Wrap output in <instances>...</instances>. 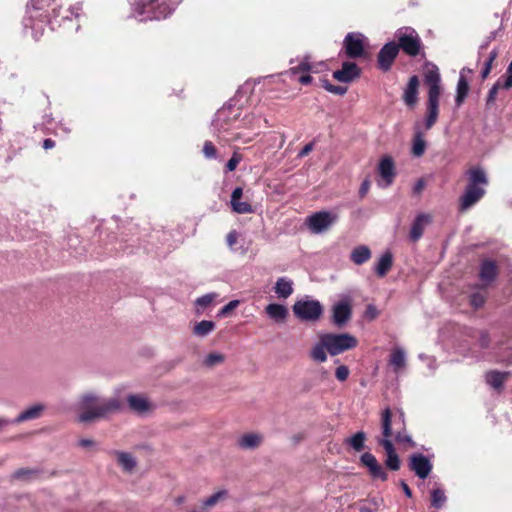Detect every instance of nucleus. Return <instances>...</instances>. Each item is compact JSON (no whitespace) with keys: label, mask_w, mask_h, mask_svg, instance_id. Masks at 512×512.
<instances>
[{"label":"nucleus","mask_w":512,"mask_h":512,"mask_svg":"<svg viewBox=\"0 0 512 512\" xmlns=\"http://www.w3.org/2000/svg\"><path fill=\"white\" fill-rule=\"evenodd\" d=\"M120 408L121 402L115 397L101 398L93 392H87L77 402L78 420L82 423L92 422L116 413Z\"/></svg>","instance_id":"1"},{"label":"nucleus","mask_w":512,"mask_h":512,"mask_svg":"<svg viewBox=\"0 0 512 512\" xmlns=\"http://www.w3.org/2000/svg\"><path fill=\"white\" fill-rule=\"evenodd\" d=\"M381 429L382 438L378 439V444L381 445L385 450V465L388 469L392 471H397L400 469L401 461L391 441L393 432L392 411L390 410V408L384 409L381 413Z\"/></svg>","instance_id":"2"},{"label":"nucleus","mask_w":512,"mask_h":512,"mask_svg":"<svg viewBox=\"0 0 512 512\" xmlns=\"http://www.w3.org/2000/svg\"><path fill=\"white\" fill-rule=\"evenodd\" d=\"M469 183L460 198V210L466 211L477 203L485 194L484 186L487 185V177L481 168H472L468 171Z\"/></svg>","instance_id":"3"},{"label":"nucleus","mask_w":512,"mask_h":512,"mask_svg":"<svg viewBox=\"0 0 512 512\" xmlns=\"http://www.w3.org/2000/svg\"><path fill=\"white\" fill-rule=\"evenodd\" d=\"M320 339L323 340L324 345L327 347V352L332 356L351 350L358 344L356 337L348 333H326L321 335Z\"/></svg>","instance_id":"4"},{"label":"nucleus","mask_w":512,"mask_h":512,"mask_svg":"<svg viewBox=\"0 0 512 512\" xmlns=\"http://www.w3.org/2000/svg\"><path fill=\"white\" fill-rule=\"evenodd\" d=\"M338 219L336 213L330 211H319L308 216L306 225L314 234H321L327 231Z\"/></svg>","instance_id":"5"},{"label":"nucleus","mask_w":512,"mask_h":512,"mask_svg":"<svg viewBox=\"0 0 512 512\" xmlns=\"http://www.w3.org/2000/svg\"><path fill=\"white\" fill-rule=\"evenodd\" d=\"M396 36L399 41V47L409 56L419 54L421 48V40L417 32L412 28H401L397 31Z\"/></svg>","instance_id":"6"},{"label":"nucleus","mask_w":512,"mask_h":512,"mask_svg":"<svg viewBox=\"0 0 512 512\" xmlns=\"http://www.w3.org/2000/svg\"><path fill=\"white\" fill-rule=\"evenodd\" d=\"M322 306L316 300H299L293 305L294 314L304 321H315L322 314Z\"/></svg>","instance_id":"7"},{"label":"nucleus","mask_w":512,"mask_h":512,"mask_svg":"<svg viewBox=\"0 0 512 512\" xmlns=\"http://www.w3.org/2000/svg\"><path fill=\"white\" fill-rule=\"evenodd\" d=\"M441 94V86H429L428 102H427V117L425 121V128L429 130L436 123L439 114V98Z\"/></svg>","instance_id":"8"},{"label":"nucleus","mask_w":512,"mask_h":512,"mask_svg":"<svg viewBox=\"0 0 512 512\" xmlns=\"http://www.w3.org/2000/svg\"><path fill=\"white\" fill-rule=\"evenodd\" d=\"M366 38L361 33H348L344 39L347 56L358 58L365 56Z\"/></svg>","instance_id":"9"},{"label":"nucleus","mask_w":512,"mask_h":512,"mask_svg":"<svg viewBox=\"0 0 512 512\" xmlns=\"http://www.w3.org/2000/svg\"><path fill=\"white\" fill-rule=\"evenodd\" d=\"M352 309L348 299L336 303L332 308V320L336 326H344L351 318Z\"/></svg>","instance_id":"10"},{"label":"nucleus","mask_w":512,"mask_h":512,"mask_svg":"<svg viewBox=\"0 0 512 512\" xmlns=\"http://www.w3.org/2000/svg\"><path fill=\"white\" fill-rule=\"evenodd\" d=\"M129 407L138 414L152 412L155 405L143 394H131L127 397Z\"/></svg>","instance_id":"11"},{"label":"nucleus","mask_w":512,"mask_h":512,"mask_svg":"<svg viewBox=\"0 0 512 512\" xmlns=\"http://www.w3.org/2000/svg\"><path fill=\"white\" fill-rule=\"evenodd\" d=\"M409 466L410 469L421 479L427 478L432 469L430 461L422 454H413L410 457Z\"/></svg>","instance_id":"12"},{"label":"nucleus","mask_w":512,"mask_h":512,"mask_svg":"<svg viewBox=\"0 0 512 512\" xmlns=\"http://www.w3.org/2000/svg\"><path fill=\"white\" fill-rule=\"evenodd\" d=\"M399 52V46L395 42H389L383 46L378 55V63L381 69L387 71Z\"/></svg>","instance_id":"13"},{"label":"nucleus","mask_w":512,"mask_h":512,"mask_svg":"<svg viewBox=\"0 0 512 512\" xmlns=\"http://www.w3.org/2000/svg\"><path fill=\"white\" fill-rule=\"evenodd\" d=\"M360 69L353 62H344L342 68L333 73V78L342 83H348L358 78Z\"/></svg>","instance_id":"14"},{"label":"nucleus","mask_w":512,"mask_h":512,"mask_svg":"<svg viewBox=\"0 0 512 512\" xmlns=\"http://www.w3.org/2000/svg\"><path fill=\"white\" fill-rule=\"evenodd\" d=\"M264 436L259 432L244 433L237 439V445L242 450H255L263 443Z\"/></svg>","instance_id":"15"},{"label":"nucleus","mask_w":512,"mask_h":512,"mask_svg":"<svg viewBox=\"0 0 512 512\" xmlns=\"http://www.w3.org/2000/svg\"><path fill=\"white\" fill-rule=\"evenodd\" d=\"M46 410V406L42 403H36L29 407H27L25 410L20 412L17 417L12 420L11 422L14 424H20L26 421L35 420L42 416L44 411Z\"/></svg>","instance_id":"16"},{"label":"nucleus","mask_w":512,"mask_h":512,"mask_svg":"<svg viewBox=\"0 0 512 512\" xmlns=\"http://www.w3.org/2000/svg\"><path fill=\"white\" fill-rule=\"evenodd\" d=\"M243 195V189L241 187H237L233 190L231 195V207L232 210L237 214H249L253 212L252 206L245 201H241V197Z\"/></svg>","instance_id":"17"},{"label":"nucleus","mask_w":512,"mask_h":512,"mask_svg":"<svg viewBox=\"0 0 512 512\" xmlns=\"http://www.w3.org/2000/svg\"><path fill=\"white\" fill-rule=\"evenodd\" d=\"M113 456L125 473L131 474L135 471L137 461L131 453L117 450L113 452Z\"/></svg>","instance_id":"18"},{"label":"nucleus","mask_w":512,"mask_h":512,"mask_svg":"<svg viewBox=\"0 0 512 512\" xmlns=\"http://www.w3.org/2000/svg\"><path fill=\"white\" fill-rule=\"evenodd\" d=\"M229 498V492L226 489H220L201 501V510L209 511L221 502Z\"/></svg>","instance_id":"19"},{"label":"nucleus","mask_w":512,"mask_h":512,"mask_svg":"<svg viewBox=\"0 0 512 512\" xmlns=\"http://www.w3.org/2000/svg\"><path fill=\"white\" fill-rule=\"evenodd\" d=\"M379 174L382 179L385 181L384 187L389 186L395 175L394 173V163L391 157H384L379 163Z\"/></svg>","instance_id":"20"},{"label":"nucleus","mask_w":512,"mask_h":512,"mask_svg":"<svg viewBox=\"0 0 512 512\" xmlns=\"http://www.w3.org/2000/svg\"><path fill=\"white\" fill-rule=\"evenodd\" d=\"M430 221V216L426 214H420L416 217L410 230V238L412 241H417L422 237L424 229Z\"/></svg>","instance_id":"21"},{"label":"nucleus","mask_w":512,"mask_h":512,"mask_svg":"<svg viewBox=\"0 0 512 512\" xmlns=\"http://www.w3.org/2000/svg\"><path fill=\"white\" fill-rule=\"evenodd\" d=\"M418 87V77L412 76L403 94V100L408 106L413 107L417 103Z\"/></svg>","instance_id":"22"},{"label":"nucleus","mask_w":512,"mask_h":512,"mask_svg":"<svg viewBox=\"0 0 512 512\" xmlns=\"http://www.w3.org/2000/svg\"><path fill=\"white\" fill-rule=\"evenodd\" d=\"M389 364L395 373H399L406 366V353L403 348L396 347L392 350Z\"/></svg>","instance_id":"23"},{"label":"nucleus","mask_w":512,"mask_h":512,"mask_svg":"<svg viewBox=\"0 0 512 512\" xmlns=\"http://www.w3.org/2000/svg\"><path fill=\"white\" fill-rule=\"evenodd\" d=\"M393 264V256L390 251H386L381 255L378 262L375 265V272L379 277H384L389 270L391 269Z\"/></svg>","instance_id":"24"},{"label":"nucleus","mask_w":512,"mask_h":512,"mask_svg":"<svg viewBox=\"0 0 512 512\" xmlns=\"http://www.w3.org/2000/svg\"><path fill=\"white\" fill-rule=\"evenodd\" d=\"M275 293L279 298H288L293 293V282L285 277H281L276 281Z\"/></svg>","instance_id":"25"},{"label":"nucleus","mask_w":512,"mask_h":512,"mask_svg":"<svg viewBox=\"0 0 512 512\" xmlns=\"http://www.w3.org/2000/svg\"><path fill=\"white\" fill-rule=\"evenodd\" d=\"M265 311L271 319H273L277 322L284 321L288 315L287 308L281 304H276V303L267 305V307L265 308Z\"/></svg>","instance_id":"26"},{"label":"nucleus","mask_w":512,"mask_h":512,"mask_svg":"<svg viewBox=\"0 0 512 512\" xmlns=\"http://www.w3.org/2000/svg\"><path fill=\"white\" fill-rule=\"evenodd\" d=\"M350 258L355 264L361 265L371 258V251L367 246L360 245L352 250Z\"/></svg>","instance_id":"27"},{"label":"nucleus","mask_w":512,"mask_h":512,"mask_svg":"<svg viewBox=\"0 0 512 512\" xmlns=\"http://www.w3.org/2000/svg\"><path fill=\"white\" fill-rule=\"evenodd\" d=\"M426 148V142L423 137V133L420 130L419 126L416 125L415 133L412 144V153L416 157H420L424 154Z\"/></svg>","instance_id":"28"},{"label":"nucleus","mask_w":512,"mask_h":512,"mask_svg":"<svg viewBox=\"0 0 512 512\" xmlns=\"http://www.w3.org/2000/svg\"><path fill=\"white\" fill-rule=\"evenodd\" d=\"M497 274V268L493 261L485 260L481 265L480 278L482 281L491 282Z\"/></svg>","instance_id":"29"},{"label":"nucleus","mask_w":512,"mask_h":512,"mask_svg":"<svg viewBox=\"0 0 512 512\" xmlns=\"http://www.w3.org/2000/svg\"><path fill=\"white\" fill-rule=\"evenodd\" d=\"M464 72H465V69H463L461 72H460V77H459V80H458V83H457V95H456V103L458 106H460L465 97L467 96L468 94V91H469V84H468V81L466 80L465 76H464Z\"/></svg>","instance_id":"30"},{"label":"nucleus","mask_w":512,"mask_h":512,"mask_svg":"<svg viewBox=\"0 0 512 512\" xmlns=\"http://www.w3.org/2000/svg\"><path fill=\"white\" fill-rule=\"evenodd\" d=\"M507 377L506 372L490 371L486 374V382L494 389H500Z\"/></svg>","instance_id":"31"},{"label":"nucleus","mask_w":512,"mask_h":512,"mask_svg":"<svg viewBox=\"0 0 512 512\" xmlns=\"http://www.w3.org/2000/svg\"><path fill=\"white\" fill-rule=\"evenodd\" d=\"M215 329V323L209 320H202L193 327V334L197 337H206Z\"/></svg>","instance_id":"32"},{"label":"nucleus","mask_w":512,"mask_h":512,"mask_svg":"<svg viewBox=\"0 0 512 512\" xmlns=\"http://www.w3.org/2000/svg\"><path fill=\"white\" fill-rule=\"evenodd\" d=\"M425 83L428 86L440 84V73L439 69L434 65H427L424 73Z\"/></svg>","instance_id":"33"},{"label":"nucleus","mask_w":512,"mask_h":512,"mask_svg":"<svg viewBox=\"0 0 512 512\" xmlns=\"http://www.w3.org/2000/svg\"><path fill=\"white\" fill-rule=\"evenodd\" d=\"M225 362V355L220 352L209 353L202 361V365L206 368H213Z\"/></svg>","instance_id":"34"},{"label":"nucleus","mask_w":512,"mask_h":512,"mask_svg":"<svg viewBox=\"0 0 512 512\" xmlns=\"http://www.w3.org/2000/svg\"><path fill=\"white\" fill-rule=\"evenodd\" d=\"M327 347L324 345L323 340L316 344L311 350V358L319 363H323L327 360Z\"/></svg>","instance_id":"35"},{"label":"nucleus","mask_w":512,"mask_h":512,"mask_svg":"<svg viewBox=\"0 0 512 512\" xmlns=\"http://www.w3.org/2000/svg\"><path fill=\"white\" fill-rule=\"evenodd\" d=\"M38 474H39V471L36 469L21 468V469L16 470L13 473L12 477L17 480L27 481V480H32V479L36 478L38 476Z\"/></svg>","instance_id":"36"},{"label":"nucleus","mask_w":512,"mask_h":512,"mask_svg":"<svg viewBox=\"0 0 512 512\" xmlns=\"http://www.w3.org/2000/svg\"><path fill=\"white\" fill-rule=\"evenodd\" d=\"M366 435L360 431L354 434L352 437L347 439V443L356 451H361L364 448Z\"/></svg>","instance_id":"37"},{"label":"nucleus","mask_w":512,"mask_h":512,"mask_svg":"<svg viewBox=\"0 0 512 512\" xmlns=\"http://www.w3.org/2000/svg\"><path fill=\"white\" fill-rule=\"evenodd\" d=\"M395 439L397 442L407 444L411 448H413L415 446V443L412 440L411 436H409L406 433L405 428L398 430L396 432Z\"/></svg>","instance_id":"38"},{"label":"nucleus","mask_w":512,"mask_h":512,"mask_svg":"<svg viewBox=\"0 0 512 512\" xmlns=\"http://www.w3.org/2000/svg\"><path fill=\"white\" fill-rule=\"evenodd\" d=\"M446 500V497L444 495V492L440 489H435L432 492V505L434 507H441Z\"/></svg>","instance_id":"39"},{"label":"nucleus","mask_w":512,"mask_h":512,"mask_svg":"<svg viewBox=\"0 0 512 512\" xmlns=\"http://www.w3.org/2000/svg\"><path fill=\"white\" fill-rule=\"evenodd\" d=\"M369 472L372 475V477L379 478L382 481H386L387 478H388L387 473L385 472V470L383 469V467L379 463H377L376 465L371 467L369 469Z\"/></svg>","instance_id":"40"},{"label":"nucleus","mask_w":512,"mask_h":512,"mask_svg":"<svg viewBox=\"0 0 512 512\" xmlns=\"http://www.w3.org/2000/svg\"><path fill=\"white\" fill-rule=\"evenodd\" d=\"M216 297L217 295L215 293L203 295L196 300V304L202 308H205L209 306Z\"/></svg>","instance_id":"41"},{"label":"nucleus","mask_w":512,"mask_h":512,"mask_svg":"<svg viewBox=\"0 0 512 512\" xmlns=\"http://www.w3.org/2000/svg\"><path fill=\"white\" fill-rule=\"evenodd\" d=\"M496 57H497V51L496 50L491 51L489 54L488 60L485 63V68L482 71L483 79H485L489 75V73L492 69V63L496 59Z\"/></svg>","instance_id":"42"},{"label":"nucleus","mask_w":512,"mask_h":512,"mask_svg":"<svg viewBox=\"0 0 512 512\" xmlns=\"http://www.w3.org/2000/svg\"><path fill=\"white\" fill-rule=\"evenodd\" d=\"M349 374L350 371L346 365H339L335 370V377L341 382L346 381Z\"/></svg>","instance_id":"43"},{"label":"nucleus","mask_w":512,"mask_h":512,"mask_svg":"<svg viewBox=\"0 0 512 512\" xmlns=\"http://www.w3.org/2000/svg\"><path fill=\"white\" fill-rule=\"evenodd\" d=\"M361 463L364 466H366L368 469H370L371 467L376 465L378 463V461L373 454L366 452V453L362 454V456H361Z\"/></svg>","instance_id":"44"},{"label":"nucleus","mask_w":512,"mask_h":512,"mask_svg":"<svg viewBox=\"0 0 512 512\" xmlns=\"http://www.w3.org/2000/svg\"><path fill=\"white\" fill-rule=\"evenodd\" d=\"M311 64L309 63L308 59H304L303 61H301V63L299 64L298 67H294V68H291L290 71L292 74H297L299 72H306V71H309L311 70Z\"/></svg>","instance_id":"45"},{"label":"nucleus","mask_w":512,"mask_h":512,"mask_svg":"<svg viewBox=\"0 0 512 512\" xmlns=\"http://www.w3.org/2000/svg\"><path fill=\"white\" fill-rule=\"evenodd\" d=\"M485 299H486L485 295H483L481 293H475L471 297V304L475 308H479V307H481L484 304Z\"/></svg>","instance_id":"46"},{"label":"nucleus","mask_w":512,"mask_h":512,"mask_svg":"<svg viewBox=\"0 0 512 512\" xmlns=\"http://www.w3.org/2000/svg\"><path fill=\"white\" fill-rule=\"evenodd\" d=\"M239 305L238 300H232L219 311L220 316L227 315L230 311L234 310Z\"/></svg>","instance_id":"47"},{"label":"nucleus","mask_w":512,"mask_h":512,"mask_svg":"<svg viewBox=\"0 0 512 512\" xmlns=\"http://www.w3.org/2000/svg\"><path fill=\"white\" fill-rule=\"evenodd\" d=\"M325 89L333 94H336V95H344L347 92L346 87L335 86L332 84H326Z\"/></svg>","instance_id":"48"},{"label":"nucleus","mask_w":512,"mask_h":512,"mask_svg":"<svg viewBox=\"0 0 512 512\" xmlns=\"http://www.w3.org/2000/svg\"><path fill=\"white\" fill-rule=\"evenodd\" d=\"M203 153L206 157L213 158L216 155V149L211 142L207 141L204 144Z\"/></svg>","instance_id":"49"},{"label":"nucleus","mask_w":512,"mask_h":512,"mask_svg":"<svg viewBox=\"0 0 512 512\" xmlns=\"http://www.w3.org/2000/svg\"><path fill=\"white\" fill-rule=\"evenodd\" d=\"M240 160H241V157L237 154H234L226 164L228 171H234L236 169L238 163L240 162Z\"/></svg>","instance_id":"50"},{"label":"nucleus","mask_w":512,"mask_h":512,"mask_svg":"<svg viewBox=\"0 0 512 512\" xmlns=\"http://www.w3.org/2000/svg\"><path fill=\"white\" fill-rule=\"evenodd\" d=\"M237 240H238V233L235 230L230 231L226 236V241L230 248H232L237 243Z\"/></svg>","instance_id":"51"},{"label":"nucleus","mask_w":512,"mask_h":512,"mask_svg":"<svg viewBox=\"0 0 512 512\" xmlns=\"http://www.w3.org/2000/svg\"><path fill=\"white\" fill-rule=\"evenodd\" d=\"M370 188V181L368 179L364 180L359 189V196L364 198Z\"/></svg>","instance_id":"52"},{"label":"nucleus","mask_w":512,"mask_h":512,"mask_svg":"<svg viewBox=\"0 0 512 512\" xmlns=\"http://www.w3.org/2000/svg\"><path fill=\"white\" fill-rule=\"evenodd\" d=\"M79 446L83 448H93L95 446V441L92 439H80L78 442Z\"/></svg>","instance_id":"53"},{"label":"nucleus","mask_w":512,"mask_h":512,"mask_svg":"<svg viewBox=\"0 0 512 512\" xmlns=\"http://www.w3.org/2000/svg\"><path fill=\"white\" fill-rule=\"evenodd\" d=\"M501 87V84L500 82L498 81L490 90L489 92V95H488V101L491 102V101H494L495 99V96L497 94V91L498 89Z\"/></svg>","instance_id":"54"},{"label":"nucleus","mask_w":512,"mask_h":512,"mask_svg":"<svg viewBox=\"0 0 512 512\" xmlns=\"http://www.w3.org/2000/svg\"><path fill=\"white\" fill-rule=\"evenodd\" d=\"M312 150H313V144L309 143L302 148V150L299 153V156L304 157V156L308 155Z\"/></svg>","instance_id":"55"},{"label":"nucleus","mask_w":512,"mask_h":512,"mask_svg":"<svg viewBox=\"0 0 512 512\" xmlns=\"http://www.w3.org/2000/svg\"><path fill=\"white\" fill-rule=\"evenodd\" d=\"M502 87L505 89H509L512 87V74L507 72V76L505 78V81H504Z\"/></svg>","instance_id":"56"},{"label":"nucleus","mask_w":512,"mask_h":512,"mask_svg":"<svg viewBox=\"0 0 512 512\" xmlns=\"http://www.w3.org/2000/svg\"><path fill=\"white\" fill-rule=\"evenodd\" d=\"M312 81V77L308 74L299 77V82L303 85H307Z\"/></svg>","instance_id":"57"},{"label":"nucleus","mask_w":512,"mask_h":512,"mask_svg":"<svg viewBox=\"0 0 512 512\" xmlns=\"http://www.w3.org/2000/svg\"><path fill=\"white\" fill-rule=\"evenodd\" d=\"M55 146V142L52 139H45L43 141V148L44 149H51Z\"/></svg>","instance_id":"58"},{"label":"nucleus","mask_w":512,"mask_h":512,"mask_svg":"<svg viewBox=\"0 0 512 512\" xmlns=\"http://www.w3.org/2000/svg\"><path fill=\"white\" fill-rule=\"evenodd\" d=\"M9 424H12V422L9 419L0 417V431H2Z\"/></svg>","instance_id":"59"},{"label":"nucleus","mask_w":512,"mask_h":512,"mask_svg":"<svg viewBox=\"0 0 512 512\" xmlns=\"http://www.w3.org/2000/svg\"><path fill=\"white\" fill-rule=\"evenodd\" d=\"M401 487L405 493V495L407 497H411L412 496V491L411 489L409 488V486L405 483V482H401Z\"/></svg>","instance_id":"60"},{"label":"nucleus","mask_w":512,"mask_h":512,"mask_svg":"<svg viewBox=\"0 0 512 512\" xmlns=\"http://www.w3.org/2000/svg\"><path fill=\"white\" fill-rule=\"evenodd\" d=\"M368 311H369V312H370V314H371V319H374V318L377 316V310H376V308H375V307L370 306V307L368 308Z\"/></svg>","instance_id":"61"},{"label":"nucleus","mask_w":512,"mask_h":512,"mask_svg":"<svg viewBox=\"0 0 512 512\" xmlns=\"http://www.w3.org/2000/svg\"><path fill=\"white\" fill-rule=\"evenodd\" d=\"M183 500H184V498H183V497H178V498L176 499V503H177V504H181V503L183 502Z\"/></svg>","instance_id":"62"},{"label":"nucleus","mask_w":512,"mask_h":512,"mask_svg":"<svg viewBox=\"0 0 512 512\" xmlns=\"http://www.w3.org/2000/svg\"><path fill=\"white\" fill-rule=\"evenodd\" d=\"M421 189H422V184H421V183H419V184L417 185V187H416V190H417V191H420Z\"/></svg>","instance_id":"63"},{"label":"nucleus","mask_w":512,"mask_h":512,"mask_svg":"<svg viewBox=\"0 0 512 512\" xmlns=\"http://www.w3.org/2000/svg\"><path fill=\"white\" fill-rule=\"evenodd\" d=\"M189 512H205V511H202L201 508H200L199 510L193 509V510H191Z\"/></svg>","instance_id":"64"}]
</instances>
